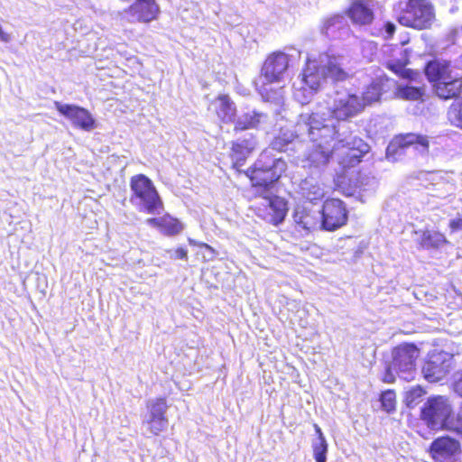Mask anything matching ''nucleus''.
I'll use <instances>...</instances> for the list:
<instances>
[{
	"mask_svg": "<svg viewBox=\"0 0 462 462\" xmlns=\"http://www.w3.org/2000/svg\"><path fill=\"white\" fill-rule=\"evenodd\" d=\"M296 131L300 135L306 134L312 143L306 153L310 167L327 165L333 152H338L343 167H353L369 151L368 144L362 139L340 132L337 120L325 118L319 113L300 114Z\"/></svg>",
	"mask_w": 462,
	"mask_h": 462,
	"instance_id": "1",
	"label": "nucleus"
},
{
	"mask_svg": "<svg viewBox=\"0 0 462 462\" xmlns=\"http://www.w3.org/2000/svg\"><path fill=\"white\" fill-rule=\"evenodd\" d=\"M286 168L284 160L275 158L271 151L265 150L260 154L249 174L254 193L259 199L254 204L255 212L273 225L282 223L288 210L287 202L274 194V183Z\"/></svg>",
	"mask_w": 462,
	"mask_h": 462,
	"instance_id": "2",
	"label": "nucleus"
},
{
	"mask_svg": "<svg viewBox=\"0 0 462 462\" xmlns=\"http://www.w3.org/2000/svg\"><path fill=\"white\" fill-rule=\"evenodd\" d=\"M425 74L433 82L435 92L440 98L448 99L462 94V77L453 72L448 62H429Z\"/></svg>",
	"mask_w": 462,
	"mask_h": 462,
	"instance_id": "3",
	"label": "nucleus"
},
{
	"mask_svg": "<svg viewBox=\"0 0 462 462\" xmlns=\"http://www.w3.org/2000/svg\"><path fill=\"white\" fill-rule=\"evenodd\" d=\"M365 109V103L360 96L348 92L346 90L337 91L334 97L333 105L326 110L319 107L313 113L321 114L325 118H332L337 121L340 132H346L351 134L340 121L354 117Z\"/></svg>",
	"mask_w": 462,
	"mask_h": 462,
	"instance_id": "4",
	"label": "nucleus"
},
{
	"mask_svg": "<svg viewBox=\"0 0 462 462\" xmlns=\"http://www.w3.org/2000/svg\"><path fill=\"white\" fill-rule=\"evenodd\" d=\"M349 63V60L343 55L322 53L318 59H308L306 65L316 67L318 79L324 86L328 79L332 81L347 79L352 73Z\"/></svg>",
	"mask_w": 462,
	"mask_h": 462,
	"instance_id": "5",
	"label": "nucleus"
},
{
	"mask_svg": "<svg viewBox=\"0 0 462 462\" xmlns=\"http://www.w3.org/2000/svg\"><path fill=\"white\" fill-rule=\"evenodd\" d=\"M397 19L406 27L416 30L429 29L435 21L434 7L429 0H408L401 6Z\"/></svg>",
	"mask_w": 462,
	"mask_h": 462,
	"instance_id": "6",
	"label": "nucleus"
},
{
	"mask_svg": "<svg viewBox=\"0 0 462 462\" xmlns=\"http://www.w3.org/2000/svg\"><path fill=\"white\" fill-rule=\"evenodd\" d=\"M130 187L134 192L133 201L149 214H160L162 202L149 178L143 174L135 175L131 179Z\"/></svg>",
	"mask_w": 462,
	"mask_h": 462,
	"instance_id": "7",
	"label": "nucleus"
},
{
	"mask_svg": "<svg viewBox=\"0 0 462 462\" xmlns=\"http://www.w3.org/2000/svg\"><path fill=\"white\" fill-rule=\"evenodd\" d=\"M453 410L448 399L436 396L428 400L421 411V416L432 430H457L451 420Z\"/></svg>",
	"mask_w": 462,
	"mask_h": 462,
	"instance_id": "8",
	"label": "nucleus"
},
{
	"mask_svg": "<svg viewBox=\"0 0 462 462\" xmlns=\"http://www.w3.org/2000/svg\"><path fill=\"white\" fill-rule=\"evenodd\" d=\"M420 350L413 344H402L395 347L393 356V368L401 378L410 381L415 372V361Z\"/></svg>",
	"mask_w": 462,
	"mask_h": 462,
	"instance_id": "9",
	"label": "nucleus"
},
{
	"mask_svg": "<svg viewBox=\"0 0 462 462\" xmlns=\"http://www.w3.org/2000/svg\"><path fill=\"white\" fill-rule=\"evenodd\" d=\"M453 357L444 351H433L429 354L422 366L424 378L430 383H437L443 380L451 371Z\"/></svg>",
	"mask_w": 462,
	"mask_h": 462,
	"instance_id": "10",
	"label": "nucleus"
},
{
	"mask_svg": "<svg viewBox=\"0 0 462 462\" xmlns=\"http://www.w3.org/2000/svg\"><path fill=\"white\" fill-rule=\"evenodd\" d=\"M315 73L317 69L314 65H306L301 79L293 84V97L301 105L310 103L314 95L323 87Z\"/></svg>",
	"mask_w": 462,
	"mask_h": 462,
	"instance_id": "11",
	"label": "nucleus"
},
{
	"mask_svg": "<svg viewBox=\"0 0 462 462\" xmlns=\"http://www.w3.org/2000/svg\"><path fill=\"white\" fill-rule=\"evenodd\" d=\"M428 451L435 462H461L462 448L459 441L448 436L434 439Z\"/></svg>",
	"mask_w": 462,
	"mask_h": 462,
	"instance_id": "12",
	"label": "nucleus"
},
{
	"mask_svg": "<svg viewBox=\"0 0 462 462\" xmlns=\"http://www.w3.org/2000/svg\"><path fill=\"white\" fill-rule=\"evenodd\" d=\"M414 147L420 152H425L429 148V140L426 136L408 134L391 142L387 148L385 157L389 162H396L404 154V150Z\"/></svg>",
	"mask_w": 462,
	"mask_h": 462,
	"instance_id": "13",
	"label": "nucleus"
},
{
	"mask_svg": "<svg viewBox=\"0 0 462 462\" xmlns=\"http://www.w3.org/2000/svg\"><path fill=\"white\" fill-rule=\"evenodd\" d=\"M146 407L148 413L143 424L151 434L159 435L168 426V419L165 416L168 409L166 400L164 398L151 399L147 402Z\"/></svg>",
	"mask_w": 462,
	"mask_h": 462,
	"instance_id": "14",
	"label": "nucleus"
},
{
	"mask_svg": "<svg viewBox=\"0 0 462 462\" xmlns=\"http://www.w3.org/2000/svg\"><path fill=\"white\" fill-rule=\"evenodd\" d=\"M321 226L328 231L336 230L346 223L347 211L340 199H327L322 208Z\"/></svg>",
	"mask_w": 462,
	"mask_h": 462,
	"instance_id": "15",
	"label": "nucleus"
},
{
	"mask_svg": "<svg viewBox=\"0 0 462 462\" xmlns=\"http://www.w3.org/2000/svg\"><path fill=\"white\" fill-rule=\"evenodd\" d=\"M56 109L78 128L89 132L96 128V120L88 110L76 105L54 102Z\"/></svg>",
	"mask_w": 462,
	"mask_h": 462,
	"instance_id": "16",
	"label": "nucleus"
},
{
	"mask_svg": "<svg viewBox=\"0 0 462 462\" xmlns=\"http://www.w3.org/2000/svg\"><path fill=\"white\" fill-rule=\"evenodd\" d=\"M160 14V6L156 0H134L123 12L124 18L131 23H150Z\"/></svg>",
	"mask_w": 462,
	"mask_h": 462,
	"instance_id": "17",
	"label": "nucleus"
},
{
	"mask_svg": "<svg viewBox=\"0 0 462 462\" xmlns=\"http://www.w3.org/2000/svg\"><path fill=\"white\" fill-rule=\"evenodd\" d=\"M289 66V57L282 51L268 56L262 68L261 79L273 83L280 81Z\"/></svg>",
	"mask_w": 462,
	"mask_h": 462,
	"instance_id": "18",
	"label": "nucleus"
},
{
	"mask_svg": "<svg viewBox=\"0 0 462 462\" xmlns=\"http://www.w3.org/2000/svg\"><path fill=\"white\" fill-rule=\"evenodd\" d=\"M257 141L252 134H247L242 139H237L232 144L231 157L234 162V167H241L245 159L255 149Z\"/></svg>",
	"mask_w": 462,
	"mask_h": 462,
	"instance_id": "19",
	"label": "nucleus"
},
{
	"mask_svg": "<svg viewBox=\"0 0 462 462\" xmlns=\"http://www.w3.org/2000/svg\"><path fill=\"white\" fill-rule=\"evenodd\" d=\"M293 220L298 228L310 231L317 228L320 222V211L312 210L304 206H297L293 213Z\"/></svg>",
	"mask_w": 462,
	"mask_h": 462,
	"instance_id": "20",
	"label": "nucleus"
},
{
	"mask_svg": "<svg viewBox=\"0 0 462 462\" xmlns=\"http://www.w3.org/2000/svg\"><path fill=\"white\" fill-rule=\"evenodd\" d=\"M209 109L224 123H230L235 120L236 107L226 95H219L216 97L210 103Z\"/></svg>",
	"mask_w": 462,
	"mask_h": 462,
	"instance_id": "21",
	"label": "nucleus"
},
{
	"mask_svg": "<svg viewBox=\"0 0 462 462\" xmlns=\"http://www.w3.org/2000/svg\"><path fill=\"white\" fill-rule=\"evenodd\" d=\"M348 16L356 24H368L374 19L372 5L367 0H356L348 9Z\"/></svg>",
	"mask_w": 462,
	"mask_h": 462,
	"instance_id": "22",
	"label": "nucleus"
},
{
	"mask_svg": "<svg viewBox=\"0 0 462 462\" xmlns=\"http://www.w3.org/2000/svg\"><path fill=\"white\" fill-rule=\"evenodd\" d=\"M394 52L396 58L389 60L386 62L387 68L403 79L414 80L419 74L405 68L406 64L408 63L406 50H403L402 48H396L394 49Z\"/></svg>",
	"mask_w": 462,
	"mask_h": 462,
	"instance_id": "23",
	"label": "nucleus"
},
{
	"mask_svg": "<svg viewBox=\"0 0 462 462\" xmlns=\"http://www.w3.org/2000/svg\"><path fill=\"white\" fill-rule=\"evenodd\" d=\"M266 114L253 110L238 116L235 123V131H244L247 129L258 128L261 125L267 122Z\"/></svg>",
	"mask_w": 462,
	"mask_h": 462,
	"instance_id": "24",
	"label": "nucleus"
},
{
	"mask_svg": "<svg viewBox=\"0 0 462 462\" xmlns=\"http://www.w3.org/2000/svg\"><path fill=\"white\" fill-rule=\"evenodd\" d=\"M393 83V81L387 78H380L373 81L372 84L366 88L362 96H360L361 100L365 103V106L378 101L383 91L385 90V87Z\"/></svg>",
	"mask_w": 462,
	"mask_h": 462,
	"instance_id": "25",
	"label": "nucleus"
},
{
	"mask_svg": "<svg viewBox=\"0 0 462 462\" xmlns=\"http://www.w3.org/2000/svg\"><path fill=\"white\" fill-rule=\"evenodd\" d=\"M301 195L313 201L320 199L325 195L324 188L313 178H306L300 184Z\"/></svg>",
	"mask_w": 462,
	"mask_h": 462,
	"instance_id": "26",
	"label": "nucleus"
},
{
	"mask_svg": "<svg viewBox=\"0 0 462 462\" xmlns=\"http://www.w3.org/2000/svg\"><path fill=\"white\" fill-rule=\"evenodd\" d=\"M448 241L445 236L438 231H423L420 236V244L423 248H439Z\"/></svg>",
	"mask_w": 462,
	"mask_h": 462,
	"instance_id": "27",
	"label": "nucleus"
},
{
	"mask_svg": "<svg viewBox=\"0 0 462 462\" xmlns=\"http://www.w3.org/2000/svg\"><path fill=\"white\" fill-rule=\"evenodd\" d=\"M259 92L262 97L268 102H273L277 105H281L284 100V91L282 88H273L271 83H265L263 80V86L260 87Z\"/></svg>",
	"mask_w": 462,
	"mask_h": 462,
	"instance_id": "28",
	"label": "nucleus"
},
{
	"mask_svg": "<svg viewBox=\"0 0 462 462\" xmlns=\"http://www.w3.org/2000/svg\"><path fill=\"white\" fill-rule=\"evenodd\" d=\"M396 95L398 97L406 100H418L423 95V88L414 86H399L397 88Z\"/></svg>",
	"mask_w": 462,
	"mask_h": 462,
	"instance_id": "29",
	"label": "nucleus"
},
{
	"mask_svg": "<svg viewBox=\"0 0 462 462\" xmlns=\"http://www.w3.org/2000/svg\"><path fill=\"white\" fill-rule=\"evenodd\" d=\"M448 118L452 125L462 129V98L451 104L448 111Z\"/></svg>",
	"mask_w": 462,
	"mask_h": 462,
	"instance_id": "30",
	"label": "nucleus"
},
{
	"mask_svg": "<svg viewBox=\"0 0 462 462\" xmlns=\"http://www.w3.org/2000/svg\"><path fill=\"white\" fill-rule=\"evenodd\" d=\"M183 226L177 219L165 216L162 217V231L166 235H176L182 231Z\"/></svg>",
	"mask_w": 462,
	"mask_h": 462,
	"instance_id": "31",
	"label": "nucleus"
},
{
	"mask_svg": "<svg viewBox=\"0 0 462 462\" xmlns=\"http://www.w3.org/2000/svg\"><path fill=\"white\" fill-rule=\"evenodd\" d=\"M313 456L316 462H326L328 444L325 437L318 438L312 445Z\"/></svg>",
	"mask_w": 462,
	"mask_h": 462,
	"instance_id": "32",
	"label": "nucleus"
},
{
	"mask_svg": "<svg viewBox=\"0 0 462 462\" xmlns=\"http://www.w3.org/2000/svg\"><path fill=\"white\" fill-rule=\"evenodd\" d=\"M424 393L425 392L420 386L411 387L405 393L406 405L410 408H413L420 402Z\"/></svg>",
	"mask_w": 462,
	"mask_h": 462,
	"instance_id": "33",
	"label": "nucleus"
},
{
	"mask_svg": "<svg viewBox=\"0 0 462 462\" xmlns=\"http://www.w3.org/2000/svg\"><path fill=\"white\" fill-rule=\"evenodd\" d=\"M381 403L382 408L387 411L391 412L395 410L396 404V395L393 391L388 390L382 393L381 395Z\"/></svg>",
	"mask_w": 462,
	"mask_h": 462,
	"instance_id": "34",
	"label": "nucleus"
},
{
	"mask_svg": "<svg viewBox=\"0 0 462 462\" xmlns=\"http://www.w3.org/2000/svg\"><path fill=\"white\" fill-rule=\"evenodd\" d=\"M451 387L456 394L462 397V370L454 374Z\"/></svg>",
	"mask_w": 462,
	"mask_h": 462,
	"instance_id": "35",
	"label": "nucleus"
},
{
	"mask_svg": "<svg viewBox=\"0 0 462 462\" xmlns=\"http://www.w3.org/2000/svg\"><path fill=\"white\" fill-rule=\"evenodd\" d=\"M448 40L452 43H457L462 40V27L451 28L448 33Z\"/></svg>",
	"mask_w": 462,
	"mask_h": 462,
	"instance_id": "36",
	"label": "nucleus"
},
{
	"mask_svg": "<svg viewBox=\"0 0 462 462\" xmlns=\"http://www.w3.org/2000/svg\"><path fill=\"white\" fill-rule=\"evenodd\" d=\"M448 226L452 232L462 231V214H457L456 217L450 219Z\"/></svg>",
	"mask_w": 462,
	"mask_h": 462,
	"instance_id": "37",
	"label": "nucleus"
},
{
	"mask_svg": "<svg viewBox=\"0 0 462 462\" xmlns=\"http://www.w3.org/2000/svg\"><path fill=\"white\" fill-rule=\"evenodd\" d=\"M189 244L190 245H193V246H199V247H204L206 248L208 252H210L211 254V256L209 257V260H212L214 259L215 255H216V251L215 249L210 246L208 244H205V243H201V242H199V241H196L192 238H189Z\"/></svg>",
	"mask_w": 462,
	"mask_h": 462,
	"instance_id": "38",
	"label": "nucleus"
},
{
	"mask_svg": "<svg viewBox=\"0 0 462 462\" xmlns=\"http://www.w3.org/2000/svg\"><path fill=\"white\" fill-rule=\"evenodd\" d=\"M290 142H291L290 139L285 140V139H282L281 136H278L273 141L272 146H273V149L282 151L283 149V147L285 146V144L289 143Z\"/></svg>",
	"mask_w": 462,
	"mask_h": 462,
	"instance_id": "39",
	"label": "nucleus"
},
{
	"mask_svg": "<svg viewBox=\"0 0 462 462\" xmlns=\"http://www.w3.org/2000/svg\"><path fill=\"white\" fill-rule=\"evenodd\" d=\"M393 372L396 373L394 371V369L393 368V364H391L387 367V369H386L385 374H384V376L383 378V382L389 383H393L394 382V374H393Z\"/></svg>",
	"mask_w": 462,
	"mask_h": 462,
	"instance_id": "40",
	"label": "nucleus"
},
{
	"mask_svg": "<svg viewBox=\"0 0 462 462\" xmlns=\"http://www.w3.org/2000/svg\"><path fill=\"white\" fill-rule=\"evenodd\" d=\"M171 257L175 258V259L187 260L188 252L184 248L180 247V248L176 249L172 254H171Z\"/></svg>",
	"mask_w": 462,
	"mask_h": 462,
	"instance_id": "41",
	"label": "nucleus"
},
{
	"mask_svg": "<svg viewBox=\"0 0 462 462\" xmlns=\"http://www.w3.org/2000/svg\"><path fill=\"white\" fill-rule=\"evenodd\" d=\"M384 32H385V38H390L393 35L395 32V25L393 23H386L384 24Z\"/></svg>",
	"mask_w": 462,
	"mask_h": 462,
	"instance_id": "42",
	"label": "nucleus"
},
{
	"mask_svg": "<svg viewBox=\"0 0 462 462\" xmlns=\"http://www.w3.org/2000/svg\"><path fill=\"white\" fill-rule=\"evenodd\" d=\"M146 223L152 226L159 227L162 229V217L148 218Z\"/></svg>",
	"mask_w": 462,
	"mask_h": 462,
	"instance_id": "43",
	"label": "nucleus"
},
{
	"mask_svg": "<svg viewBox=\"0 0 462 462\" xmlns=\"http://www.w3.org/2000/svg\"><path fill=\"white\" fill-rule=\"evenodd\" d=\"M343 18L341 16H335V17H332L330 19H328L326 23H325V26L327 29H328L330 26L334 25L336 23H339L340 20H342Z\"/></svg>",
	"mask_w": 462,
	"mask_h": 462,
	"instance_id": "44",
	"label": "nucleus"
},
{
	"mask_svg": "<svg viewBox=\"0 0 462 462\" xmlns=\"http://www.w3.org/2000/svg\"><path fill=\"white\" fill-rule=\"evenodd\" d=\"M314 427H315V430H316V432L318 434V438L324 437L320 428L317 424Z\"/></svg>",
	"mask_w": 462,
	"mask_h": 462,
	"instance_id": "45",
	"label": "nucleus"
}]
</instances>
